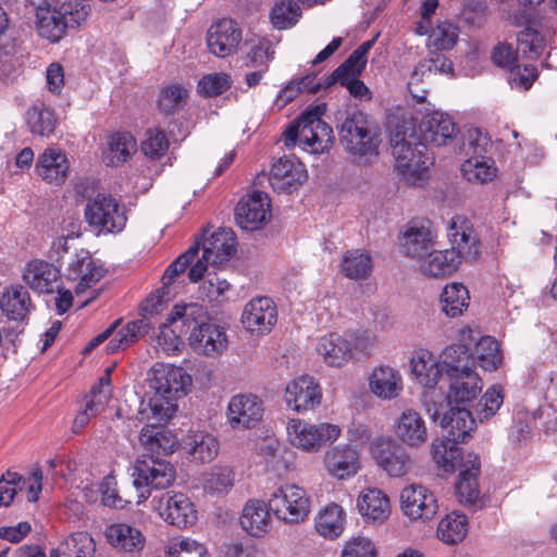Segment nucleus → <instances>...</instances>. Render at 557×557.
<instances>
[{
  "mask_svg": "<svg viewBox=\"0 0 557 557\" xmlns=\"http://www.w3.org/2000/svg\"><path fill=\"white\" fill-rule=\"evenodd\" d=\"M450 249L433 250L424 256L421 264L423 274L431 277L451 275L462 261H475L481 244L472 223L462 215L453 216L447 224Z\"/></svg>",
  "mask_w": 557,
  "mask_h": 557,
  "instance_id": "1",
  "label": "nucleus"
},
{
  "mask_svg": "<svg viewBox=\"0 0 557 557\" xmlns=\"http://www.w3.org/2000/svg\"><path fill=\"white\" fill-rule=\"evenodd\" d=\"M191 379L183 368L158 364L149 377L150 392L141 400L143 419L168 422L177 410V399L187 394Z\"/></svg>",
  "mask_w": 557,
  "mask_h": 557,
  "instance_id": "2",
  "label": "nucleus"
},
{
  "mask_svg": "<svg viewBox=\"0 0 557 557\" xmlns=\"http://www.w3.org/2000/svg\"><path fill=\"white\" fill-rule=\"evenodd\" d=\"M395 169L401 178L410 185H421L425 178L430 158L426 146L413 128H397L391 137Z\"/></svg>",
  "mask_w": 557,
  "mask_h": 557,
  "instance_id": "3",
  "label": "nucleus"
},
{
  "mask_svg": "<svg viewBox=\"0 0 557 557\" xmlns=\"http://www.w3.org/2000/svg\"><path fill=\"white\" fill-rule=\"evenodd\" d=\"M337 128L339 143L359 162L371 163L377 157L380 132L369 115L361 111L348 112Z\"/></svg>",
  "mask_w": 557,
  "mask_h": 557,
  "instance_id": "4",
  "label": "nucleus"
},
{
  "mask_svg": "<svg viewBox=\"0 0 557 557\" xmlns=\"http://www.w3.org/2000/svg\"><path fill=\"white\" fill-rule=\"evenodd\" d=\"M324 108L315 106L302 113L296 123L285 133V146L293 147L297 143L312 153H321L329 149L334 140L333 129L321 120Z\"/></svg>",
  "mask_w": 557,
  "mask_h": 557,
  "instance_id": "5",
  "label": "nucleus"
},
{
  "mask_svg": "<svg viewBox=\"0 0 557 557\" xmlns=\"http://www.w3.org/2000/svg\"><path fill=\"white\" fill-rule=\"evenodd\" d=\"M132 476L138 492L137 504H140L150 496L151 490L170 487L175 481L176 470L168 460L143 455L135 461Z\"/></svg>",
  "mask_w": 557,
  "mask_h": 557,
  "instance_id": "6",
  "label": "nucleus"
},
{
  "mask_svg": "<svg viewBox=\"0 0 557 557\" xmlns=\"http://www.w3.org/2000/svg\"><path fill=\"white\" fill-rule=\"evenodd\" d=\"M270 510L282 521L298 523L310 512V499L306 491L296 484L276 487L268 498Z\"/></svg>",
  "mask_w": 557,
  "mask_h": 557,
  "instance_id": "7",
  "label": "nucleus"
},
{
  "mask_svg": "<svg viewBox=\"0 0 557 557\" xmlns=\"http://www.w3.org/2000/svg\"><path fill=\"white\" fill-rule=\"evenodd\" d=\"M87 11L84 7L73 10L71 4L63 3L59 9H40L36 16V28L40 37L50 42H58L67 27H75L85 21Z\"/></svg>",
  "mask_w": 557,
  "mask_h": 557,
  "instance_id": "8",
  "label": "nucleus"
},
{
  "mask_svg": "<svg viewBox=\"0 0 557 557\" xmlns=\"http://www.w3.org/2000/svg\"><path fill=\"white\" fill-rule=\"evenodd\" d=\"M289 443L304 451L315 453L327 442L336 441L341 428L332 423L310 424L300 419H292L287 424Z\"/></svg>",
  "mask_w": 557,
  "mask_h": 557,
  "instance_id": "9",
  "label": "nucleus"
},
{
  "mask_svg": "<svg viewBox=\"0 0 557 557\" xmlns=\"http://www.w3.org/2000/svg\"><path fill=\"white\" fill-rule=\"evenodd\" d=\"M87 223L99 232L117 233L126 224L124 209L111 195L98 194L85 207Z\"/></svg>",
  "mask_w": 557,
  "mask_h": 557,
  "instance_id": "10",
  "label": "nucleus"
},
{
  "mask_svg": "<svg viewBox=\"0 0 557 557\" xmlns=\"http://www.w3.org/2000/svg\"><path fill=\"white\" fill-rule=\"evenodd\" d=\"M376 465L389 476L399 478L412 468V459L406 448L391 437L377 438L371 446Z\"/></svg>",
  "mask_w": 557,
  "mask_h": 557,
  "instance_id": "11",
  "label": "nucleus"
},
{
  "mask_svg": "<svg viewBox=\"0 0 557 557\" xmlns=\"http://www.w3.org/2000/svg\"><path fill=\"white\" fill-rule=\"evenodd\" d=\"M154 508L166 522L180 529L190 527L197 521L195 506L183 493L162 494Z\"/></svg>",
  "mask_w": 557,
  "mask_h": 557,
  "instance_id": "12",
  "label": "nucleus"
},
{
  "mask_svg": "<svg viewBox=\"0 0 557 557\" xmlns=\"http://www.w3.org/2000/svg\"><path fill=\"white\" fill-rule=\"evenodd\" d=\"M277 321L274 301L269 297H256L247 302L242 313V322L247 331L264 335L272 331Z\"/></svg>",
  "mask_w": 557,
  "mask_h": 557,
  "instance_id": "13",
  "label": "nucleus"
},
{
  "mask_svg": "<svg viewBox=\"0 0 557 557\" xmlns=\"http://www.w3.org/2000/svg\"><path fill=\"white\" fill-rule=\"evenodd\" d=\"M237 224L243 230L261 228L270 219V200L265 193L253 191L242 198L235 209Z\"/></svg>",
  "mask_w": 557,
  "mask_h": 557,
  "instance_id": "14",
  "label": "nucleus"
},
{
  "mask_svg": "<svg viewBox=\"0 0 557 557\" xmlns=\"http://www.w3.org/2000/svg\"><path fill=\"white\" fill-rule=\"evenodd\" d=\"M401 510L411 520H431L437 512L432 492L419 484L406 486L400 494Z\"/></svg>",
  "mask_w": 557,
  "mask_h": 557,
  "instance_id": "15",
  "label": "nucleus"
},
{
  "mask_svg": "<svg viewBox=\"0 0 557 557\" xmlns=\"http://www.w3.org/2000/svg\"><path fill=\"white\" fill-rule=\"evenodd\" d=\"M190 348L198 355L215 358L228 347L225 330L208 320L188 337Z\"/></svg>",
  "mask_w": 557,
  "mask_h": 557,
  "instance_id": "16",
  "label": "nucleus"
},
{
  "mask_svg": "<svg viewBox=\"0 0 557 557\" xmlns=\"http://www.w3.org/2000/svg\"><path fill=\"white\" fill-rule=\"evenodd\" d=\"M322 393L312 376L301 375L293 380L285 388V403L294 411L312 410L320 405Z\"/></svg>",
  "mask_w": 557,
  "mask_h": 557,
  "instance_id": "17",
  "label": "nucleus"
},
{
  "mask_svg": "<svg viewBox=\"0 0 557 557\" xmlns=\"http://www.w3.org/2000/svg\"><path fill=\"white\" fill-rule=\"evenodd\" d=\"M242 41V29L231 18H222L211 25L207 35V45L211 53L225 58L237 50Z\"/></svg>",
  "mask_w": 557,
  "mask_h": 557,
  "instance_id": "18",
  "label": "nucleus"
},
{
  "mask_svg": "<svg viewBox=\"0 0 557 557\" xmlns=\"http://www.w3.org/2000/svg\"><path fill=\"white\" fill-rule=\"evenodd\" d=\"M394 434L398 443L409 448H420L429 438L424 419L413 409H406L397 417Z\"/></svg>",
  "mask_w": 557,
  "mask_h": 557,
  "instance_id": "19",
  "label": "nucleus"
},
{
  "mask_svg": "<svg viewBox=\"0 0 557 557\" xmlns=\"http://www.w3.org/2000/svg\"><path fill=\"white\" fill-rule=\"evenodd\" d=\"M268 180L274 190L292 193L307 180V171L298 160L281 158L272 165Z\"/></svg>",
  "mask_w": 557,
  "mask_h": 557,
  "instance_id": "20",
  "label": "nucleus"
},
{
  "mask_svg": "<svg viewBox=\"0 0 557 557\" xmlns=\"http://www.w3.org/2000/svg\"><path fill=\"white\" fill-rule=\"evenodd\" d=\"M420 132L423 144L442 147L453 143L458 127L448 114L436 111L424 116Z\"/></svg>",
  "mask_w": 557,
  "mask_h": 557,
  "instance_id": "21",
  "label": "nucleus"
},
{
  "mask_svg": "<svg viewBox=\"0 0 557 557\" xmlns=\"http://www.w3.org/2000/svg\"><path fill=\"white\" fill-rule=\"evenodd\" d=\"M262 401L255 395H236L227 407V419L234 429H249L262 419Z\"/></svg>",
  "mask_w": 557,
  "mask_h": 557,
  "instance_id": "22",
  "label": "nucleus"
},
{
  "mask_svg": "<svg viewBox=\"0 0 557 557\" xmlns=\"http://www.w3.org/2000/svg\"><path fill=\"white\" fill-rule=\"evenodd\" d=\"M104 273L102 265L96 263L87 250H81L69 263L66 276L69 280L78 281L75 293L79 295L98 283Z\"/></svg>",
  "mask_w": 557,
  "mask_h": 557,
  "instance_id": "23",
  "label": "nucleus"
},
{
  "mask_svg": "<svg viewBox=\"0 0 557 557\" xmlns=\"http://www.w3.org/2000/svg\"><path fill=\"white\" fill-rule=\"evenodd\" d=\"M323 461L327 473L338 480L354 476L360 469L359 453L350 445H338L329 449Z\"/></svg>",
  "mask_w": 557,
  "mask_h": 557,
  "instance_id": "24",
  "label": "nucleus"
},
{
  "mask_svg": "<svg viewBox=\"0 0 557 557\" xmlns=\"http://www.w3.org/2000/svg\"><path fill=\"white\" fill-rule=\"evenodd\" d=\"M448 377V393L446 399L448 405L465 404L476 398L482 391V381L480 376L472 369H465L463 371L456 372Z\"/></svg>",
  "mask_w": 557,
  "mask_h": 557,
  "instance_id": "25",
  "label": "nucleus"
},
{
  "mask_svg": "<svg viewBox=\"0 0 557 557\" xmlns=\"http://www.w3.org/2000/svg\"><path fill=\"white\" fill-rule=\"evenodd\" d=\"M35 171L46 183L61 185L69 175L70 162L61 149L49 147L39 154Z\"/></svg>",
  "mask_w": 557,
  "mask_h": 557,
  "instance_id": "26",
  "label": "nucleus"
},
{
  "mask_svg": "<svg viewBox=\"0 0 557 557\" xmlns=\"http://www.w3.org/2000/svg\"><path fill=\"white\" fill-rule=\"evenodd\" d=\"M440 425L444 430L443 436L448 442L460 444L471 437L475 428V420L468 409L457 406L451 407L448 412L443 414Z\"/></svg>",
  "mask_w": 557,
  "mask_h": 557,
  "instance_id": "27",
  "label": "nucleus"
},
{
  "mask_svg": "<svg viewBox=\"0 0 557 557\" xmlns=\"http://www.w3.org/2000/svg\"><path fill=\"white\" fill-rule=\"evenodd\" d=\"M207 320H209L207 310L197 302L175 305L166 319L170 325L174 326L175 332L183 335L187 333L190 335Z\"/></svg>",
  "mask_w": 557,
  "mask_h": 557,
  "instance_id": "28",
  "label": "nucleus"
},
{
  "mask_svg": "<svg viewBox=\"0 0 557 557\" xmlns=\"http://www.w3.org/2000/svg\"><path fill=\"white\" fill-rule=\"evenodd\" d=\"M60 278V271L44 260L30 261L23 273V280L38 293H53Z\"/></svg>",
  "mask_w": 557,
  "mask_h": 557,
  "instance_id": "29",
  "label": "nucleus"
},
{
  "mask_svg": "<svg viewBox=\"0 0 557 557\" xmlns=\"http://www.w3.org/2000/svg\"><path fill=\"white\" fill-rule=\"evenodd\" d=\"M357 506L360 515L374 523H382L389 517L391 505L388 497L376 487H369L361 492Z\"/></svg>",
  "mask_w": 557,
  "mask_h": 557,
  "instance_id": "30",
  "label": "nucleus"
},
{
  "mask_svg": "<svg viewBox=\"0 0 557 557\" xmlns=\"http://www.w3.org/2000/svg\"><path fill=\"white\" fill-rule=\"evenodd\" d=\"M183 448L193 461L206 463L218 456L219 442L208 432L191 431L184 437Z\"/></svg>",
  "mask_w": 557,
  "mask_h": 557,
  "instance_id": "31",
  "label": "nucleus"
},
{
  "mask_svg": "<svg viewBox=\"0 0 557 557\" xmlns=\"http://www.w3.org/2000/svg\"><path fill=\"white\" fill-rule=\"evenodd\" d=\"M236 239L234 232L221 228L212 233L202 243L203 259L210 264H220L227 261L235 252Z\"/></svg>",
  "mask_w": 557,
  "mask_h": 557,
  "instance_id": "32",
  "label": "nucleus"
},
{
  "mask_svg": "<svg viewBox=\"0 0 557 557\" xmlns=\"http://www.w3.org/2000/svg\"><path fill=\"white\" fill-rule=\"evenodd\" d=\"M269 505L262 500L251 499L244 506L240 524L251 536H263L271 527Z\"/></svg>",
  "mask_w": 557,
  "mask_h": 557,
  "instance_id": "33",
  "label": "nucleus"
},
{
  "mask_svg": "<svg viewBox=\"0 0 557 557\" xmlns=\"http://www.w3.org/2000/svg\"><path fill=\"white\" fill-rule=\"evenodd\" d=\"M150 424L144 426L139 434L141 446L151 454H171L177 443L173 433L165 429L164 422L151 420Z\"/></svg>",
  "mask_w": 557,
  "mask_h": 557,
  "instance_id": "34",
  "label": "nucleus"
},
{
  "mask_svg": "<svg viewBox=\"0 0 557 557\" xmlns=\"http://www.w3.org/2000/svg\"><path fill=\"white\" fill-rule=\"evenodd\" d=\"M481 463L476 455L469 454L456 482V492L461 503L474 504L480 497L478 478Z\"/></svg>",
  "mask_w": 557,
  "mask_h": 557,
  "instance_id": "35",
  "label": "nucleus"
},
{
  "mask_svg": "<svg viewBox=\"0 0 557 557\" xmlns=\"http://www.w3.org/2000/svg\"><path fill=\"white\" fill-rule=\"evenodd\" d=\"M369 386L375 396L389 400L396 398L403 391V377L394 368L381 366L370 375Z\"/></svg>",
  "mask_w": 557,
  "mask_h": 557,
  "instance_id": "36",
  "label": "nucleus"
},
{
  "mask_svg": "<svg viewBox=\"0 0 557 557\" xmlns=\"http://www.w3.org/2000/svg\"><path fill=\"white\" fill-rule=\"evenodd\" d=\"M3 313L13 321H23L33 308L29 293L21 285H13L3 292L0 298Z\"/></svg>",
  "mask_w": 557,
  "mask_h": 557,
  "instance_id": "37",
  "label": "nucleus"
},
{
  "mask_svg": "<svg viewBox=\"0 0 557 557\" xmlns=\"http://www.w3.org/2000/svg\"><path fill=\"white\" fill-rule=\"evenodd\" d=\"M104 534L110 545L125 553L138 552L145 544L141 532L127 523L111 524L106 529Z\"/></svg>",
  "mask_w": 557,
  "mask_h": 557,
  "instance_id": "38",
  "label": "nucleus"
},
{
  "mask_svg": "<svg viewBox=\"0 0 557 557\" xmlns=\"http://www.w3.org/2000/svg\"><path fill=\"white\" fill-rule=\"evenodd\" d=\"M96 543L84 531L74 532L64 539L58 547L51 549L50 557H94Z\"/></svg>",
  "mask_w": 557,
  "mask_h": 557,
  "instance_id": "39",
  "label": "nucleus"
},
{
  "mask_svg": "<svg viewBox=\"0 0 557 557\" xmlns=\"http://www.w3.org/2000/svg\"><path fill=\"white\" fill-rule=\"evenodd\" d=\"M411 370L424 388H434L443 373L441 363L429 351H421L411 359Z\"/></svg>",
  "mask_w": 557,
  "mask_h": 557,
  "instance_id": "40",
  "label": "nucleus"
},
{
  "mask_svg": "<svg viewBox=\"0 0 557 557\" xmlns=\"http://www.w3.org/2000/svg\"><path fill=\"white\" fill-rule=\"evenodd\" d=\"M318 351L331 367L345 364L351 356L349 342L335 333L325 335L320 339Z\"/></svg>",
  "mask_w": 557,
  "mask_h": 557,
  "instance_id": "41",
  "label": "nucleus"
},
{
  "mask_svg": "<svg viewBox=\"0 0 557 557\" xmlns=\"http://www.w3.org/2000/svg\"><path fill=\"white\" fill-rule=\"evenodd\" d=\"M135 151L136 140L129 133H115L108 139L103 161L107 165L119 166L127 162Z\"/></svg>",
  "mask_w": 557,
  "mask_h": 557,
  "instance_id": "42",
  "label": "nucleus"
},
{
  "mask_svg": "<svg viewBox=\"0 0 557 557\" xmlns=\"http://www.w3.org/2000/svg\"><path fill=\"white\" fill-rule=\"evenodd\" d=\"M469 292L461 283H451L444 287L440 305L441 310L449 318H457L469 307Z\"/></svg>",
  "mask_w": 557,
  "mask_h": 557,
  "instance_id": "43",
  "label": "nucleus"
},
{
  "mask_svg": "<svg viewBox=\"0 0 557 557\" xmlns=\"http://www.w3.org/2000/svg\"><path fill=\"white\" fill-rule=\"evenodd\" d=\"M401 246L407 256L422 258L433 246L432 232L423 225H409L404 233Z\"/></svg>",
  "mask_w": 557,
  "mask_h": 557,
  "instance_id": "44",
  "label": "nucleus"
},
{
  "mask_svg": "<svg viewBox=\"0 0 557 557\" xmlns=\"http://www.w3.org/2000/svg\"><path fill=\"white\" fill-rule=\"evenodd\" d=\"M57 122L53 110L44 103H36L26 112V124L34 135L50 136L55 129Z\"/></svg>",
  "mask_w": 557,
  "mask_h": 557,
  "instance_id": "45",
  "label": "nucleus"
},
{
  "mask_svg": "<svg viewBox=\"0 0 557 557\" xmlns=\"http://www.w3.org/2000/svg\"><path fill=\"white\" fill-rule=\"evenodd\" d=\"M345 525V512L336 504L327 505L318 516L315 529L320 535L325 539L338 537Z\"/></svg>",
  "mask_w": 557,
  "mask_h": 557,
  "instance_id": "46",
  "label": "nucleus"
},
{
  "mask_svg": "<svg viewBox=\"0 0 557 557\" xmlns=\"http://www.w3.org/2000/svg\"><path fill=\"white\" fill-rule=\"evenodd\" d=\"M149 329L150 323L147 319H138L128 322L110 339L107 346V351L109 354H113L120 349H125L134 344L139 337L147 334Z\"/></svg>",
  "mask_w": 557,
  "mask_h": 557,
  "instance_id": "47",
  "label": "nucleus"
},
{
  "mask_svg": "<svg viewBox=\"0 0 557 557\" xmlns=\"http://www.w3.org/2000/svg\"><path fill=\"white\" fill-rule=\"evenodd\" d=\"M468 532V520L465 515L453 512L443 518L437 527V536L446 544L461 542Z\"/></svg>",
  "mask_w": 557,
  "mask_h": 557,
  "instance_id": "48",
  "label": "nucleus"
},
{
  "mask_svg": "<svg viewBox=\"0 0 557 557\" xmlns=\"http://www.w3.org/2000/svg\"><path fill=\"white\" fill-rule=\"evenodd\" d=\"M373 263L369 253L361 250L347 251L342 260V271L351 280H364L370 276Z\"/></svg>",
  "mask_w": 557,
  "mask_h": 557,
  "instance_id": "49",
  "label": "nucleus"
},
{
  "mask_svg": "<svg viewBox=\"0 0 557 557\" xmlns=\"http://www.w3.org/2000/svg\"><path fill=\"white\" fill-rule=\"evenodd\" d=\"M441 358L442 362L440 363L446 375L453 374L454 369H457L456 372H459L465 369H471L470 364H473L469 348L463 344H454L446 347Z\"/></svg>",
  "mask_w": 557,
  "mask_h": 557,
  "instance_id": "50",
  "label": "nucleus"
},
{
  "mask_svg": "<svg viewBox=\"0 0 557 557\" xmlns=\"http://www.w3.org/2000/svg\"><path fill=\"white\" fill-rule=\"evenodd\" d=\"M234 481L235 475L231 468L215 466L206 474L203 488L211 495L222 496L232 490Z\"/></svg>",
  "mask_w": 557,
  "mask_h": 557,
  "instance_id": "51",
  "label": "nucleus"
},
{
  "mask_svg": "<svg viewBox=\"0 0 557 557\" xmlns=\"http://www.w3.org/2000/svg\"><path fill=\"white\" fill-rule=\"evenodd\" d=\"M188 99V89L181 84H172L164 87L158 98V108L165 114H174Z\"/></svg>",
  "mask_w": 557,
  "mask_h": 557,
  "instance_id": "52",
  "label": "nucleus"
},
{
  "mask_svg": "<svg viewBox=\"0 0 557 557\" xmlns=\"http://www.w3.org/2000/svg\"><path fill=\"white\" fill-rule=\"evenodd\" d=\"M517 50L527 58H539L545 48V38L535 28L527 26L517 34Z\"/></svg>",
  "mask_w": 557,
  "mask_h": 557,
  "instance_id": "53",
  "label": "nucleus"
},
{
  "mask_svg": "<svg viewBox=\"0 0 557 557\" xmlns=\"http://www.w3.org/2000/svg\"><path fill=\"white\" fill-rule=\"evenodd\" d=\"M475 354L478 364L486 371H494L502 363L498 343L491 336H484L478 342Z\"/></svg>",
  "mask_w": 557,
  "mask_h": 557,
  "instance_id": "54",
  "label": "nucleus"
},
{
  "mask_svg": "<svg viewBox=\"0 0 557 557\" xmlns=\"http://www.w3.org/2000/svg\"><path fill=\"white\" fill-rule=\"evenodd\" d=\"M462 174L468 182L484 184L496 175V169L490 160L470 158L461 166Z\"/></svg>",
  "mask_w": 557,
  "mask_h": 557,
  "instance_id": "55",
  "label": "nucleus"
},
{
  "mask_svg": "<svg viewBox=\"0 0 557 557\" xmlns=\"http://www.w3.org/2000/svg\"><path fill=\"white\" fill-rule=\"evenodd\" d=\"M301 15L299 5L293 0H282L276 3L270 14L273 26L277 29L292 27Z\"/></svg>",
  "mask_w": 557,
  "mask_h": 557,
  "instance_id": "56",
  "label": "nucleus"
},
{
  "mask_svg": "<svg viewBox=\"0 0 557 557\" xmlns=\"http://www.w3.org/2000/svg\"><path fill=\"white\" fill-rule=\"evenodd\" d=\"M458 40V28L448 21L440 22L431 32L430 46L435 50H450Z\"/></svg>",
  "mask_w": 557,
  "mask_h": 557,
  "instance_id": "57",
  "label": "nucleus"
},
{
  "mask_svg": "<svg viewBox=\"0 0 557 557\" xmlns=\"http://www.w3.org/2000/svg\"><path fill=\"white\" fill-rule=\"evenodd\" d=\"M273 45L269 39L262 38L250 45L246 57V66L268 70L269 63L274 59Z\"/></svg>",
  "mask_w": 557,
  "mask_h": 557,
  "instance_id": "58",
  "label": "nucleus"
},
{
  "mask_svg": "<svg viewBox=\"0 0 557 557\" xmlns=\"http://www.w3.org/2000/svg\"><path fill=\"white\" fill-rule=\"evenodd\" d=\"M504 396L499 386L488 388L480 399L475 412L480 422L491 419L500 408Z\"/></svg>",
  "mask_w": 557,
  "mask_h": 557,
  "instance_id": "59",
  "label": "nucleus"
},
{
  "mask_svg": "<svg viewBox=\"0 0 557 557\" xmlns=\"http://www.w3.org/2000/svg\"><path fill=\"white\" fill-rule=\"evenodd\" d=\"M232 85V78L226 73L205 75L198 83V91L206 97H216L226 91Z\"/></svg>",
  "mask_w": 557,
  "mask_h": 557,
  "instance_id": "60",
  "label": "nucleus"
},
{
  "mask_svg": "<svg viewBox=\"0 0 557 557\" xmlns=\"http://www.w3.org/2000/svg\"><path fill=\"white\" fill-rule=\"evenodd\" d=\"M200 243L197 242L190 246L183 255L178 256L165 270L162 276L163 286H170L175 277L183 273L197 256Z\"/></svg>",
  "mask_w": 557,
  "mask_h": 557,
  "instance_id": "61",
  "label": "nucleus"
},
{
  "mask_svg": "<svg viewBox=\"0 0 557 557\" xmlns=\"http://www.w3.org/2000/svg\"><path fill=\"white\" fill-rule=\"evenodd\" d=\"M26 484V480L16 472L7 471L0 478V506H9L18 490Z\"/></svg>",
  "mask_w": 557,
  "mask_h": 557,
  "instance_id": "62",
  "label": "nucleus"
},
{
  "mask_svg": "<svg viewBox=\"0 0 557 557\" xmlns=\"http://www.w3.org/2000/svg\"><path fill=\"white\" fill-rule=\"evenodd\" d=\"M168 555L169 557H208L206 548L190 539L172 542Z\"/></svg>",
  "mask_w": 557,
  "mask_h": 557,
  "instance_id": "63",
  "label": "nucleus"
},
{
  "mask_svg": "<svg viewBox=\"0 0 557 557\" xmlns=\"http://www.w3.org/2000/svg\"><path fill=\"white\" fill-rule=\"evenodd\" d=\"M342 557H376V548L370 539L356 536L345 544Z\"/></svg>",
  "mask_w": 557,
  "mask_h": 557,
  "instance_id": "64",
  "label": "nucleus"
}]
</instances>
